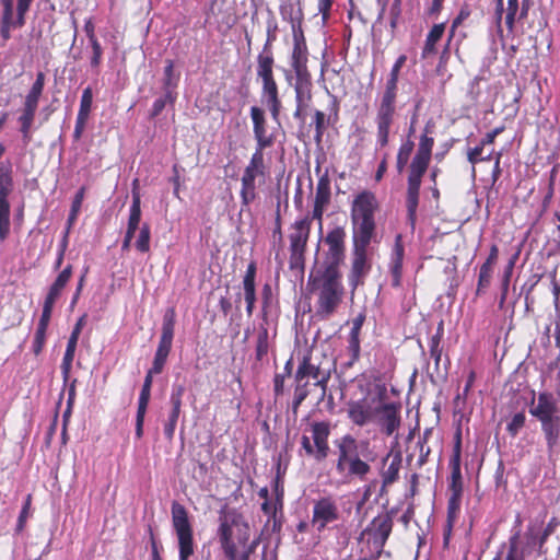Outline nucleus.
Segmentation results:
<instances>
[{
	"label": "nucleus",
	"instance_id": "f257e3e1",
	"mask_svg": "<svg viewBox=\"0 0 560 560\" xmlns=\"http://www.w3.org/2000/svg\"><path fill=\"white\" fill-rule=\"evenodd\" d=\"M377 208L375 196L370 191L359 194L351 208L353 226V259L349 284L355 289L363 283L371 265L368 260V247L375 235L374 212Z\"/></svg>",
	"mask_w": 560,
	"mask_h": 560
},
{
	"label": "nucleus",
	"instance_id": "f03ea898",
	"mask_svg": "<svg viewBox=\"0 0 560 560\" xmlns=\"http://www.w3.org/2000/svg\"><path fill=\"white\" fill-rule=\"evenodd\" d=\"M293 49L291 67L294 71L293 89L295 92L296 108L293 117L301 124L305 122L306 113L312 102L313 82L307 69L308 50L304 33L300 23H292Z\"/></svg>",
	"mask_w": 560,
	"mask_h": 560
},
{
	"label": "nucleus",
	"instance_id": "7ed1b4c3",
	"mask_svg": "<svg viewBox=\"0 0 560 560\" xmlns=\"http://www.w3.org/2000/svg\"><path fill=\"white\" fill-rule=\"evenodd\" d=\"M338 457L336 470L347 478H359L364 480L371 471V466L365 459L371 454L369 441H358L351 434H345L335 442Z\"/></svg>",
	"mask_w": 560,
	"mask_h": 560
},
{
	"label": "nucleus",
	"instance_id": "20e7f679",
	"mask_svg": "<svg viewBox=\"0 0 560 560\" xmlns=\"http://www.w3.org/2000/svg\"><path fill=\"white\" fill-rule=\"evenodd\" d=\"M218 535L228 560H248L258 545V540L249 542L248 525L234 517L220 518Z\"/></svg>",
	"mask_w": 560,
	"mask_h": 560
},
{
	"label": "nucleus",
	"instance_id": "39448f33",
	"mask_svg": "<svg viewBox=\"0 0 560 560\" xmlns=\"http://www.w3.org/2000/svg\"><path fill=\"white\" fill-rule=\"evenodd\" d=\"M312 291L317 294V314L322 318H328L335 313L341 303L343 287L341 275L338 269L324 268L315 275L310 276L308 280Z\"/></svg>",
	"mask_w": 560,
	"mask_h": 560
},
{
	"label": "nucleus",
	"instance_id": "423d86ee",
	"mask_svg": "<svg viewBox=\"0 0 560 560\" xmlns=\"http://www.w3.org/2000/svg\"><path fill=\"white\" fill-rule=\"evenodd\" d=\"M397 83L398 78L389 75L384 91L375 100L376 149H383L388 144L389 135L396 126Z\"/></svg>",
	"mask_w": 560,
	"mask_h": 560
},
{
	"label": "nucleus",
	"instance_id": "0eeeda50",
	"mask_svg": "<svg viewBox=\"0 0 560 560\" xmlns=\"http://www.w3.org/2000/svg\"><path fill=\"white\" fill-rule=\"evenodd\" d=\"M529 413L540 422L548 452L551 454L560 439V407L555 395L548 392L534 395Z\"/></svg>",
	"mask_w": 560,
	"mask_h": 560
},
{
	"label": "nucleus",
	"instance_id": "6e6552de",
	"mask_svg": "<svg viewBox=\"0 0 560 560\" xmlns=\"http://www.w3.org/2000/svg\"><path fill=\"white\" fill-rule=\"evenodd\" d=\"M331 432L329 422L319 421L311 423V435L303 434L301 438V448L305 455L314 458L316 462H323L329 453L328 438Z\"/></svg>",
	"mask_w": 560,
	"mask_h": 560
},
{
	"label": "nucleus",
	"instance_id": "1a4fd4ad",
	"mask_svg": "<svg viewBox=\"0 0 560 560\" xmlns=\"http://www.w3.org/2000/svg\"><path fill=\"white\" fill-rule=\"evenodd\" d=\"M171 513L172 525L178 540L179 560H188L194 553V538L187 510L184 505L174 501L172 503Z\"/></svg>",
	"mask_w": 560,
	"mask_h": 560
},
{
	"label": "nucleus",
	"instance_id": "9d476101",
	"mask_svg": "<svg viewBox=\"0 0 560 560\" xmlns=\"http://www.w3.org/2000/svg\"><path fill=\"white\" fill-rule=\"evenodd\" d=\"M266 175V165L264 152L255 150L248 165L242 175L241 199L242 206H248L256 198V180L264 179Z\"/></svg>",
	"mask_w": 560,
	"mask_h": 560
},
{
	"label": "nucleus",
	"instance_id": "9b49d317",
	"mask_svg": "<svg viewBox=\"0 0 560 560\" xmlns=\"http://www.w3.org/2000/svg\"><path fill=\"white\" fill-rule=\"evenodd\" d=\"M175 310L168 308L166 310L163 316L162 324V334L160 338V342L154 355V360L152 363V368L148 371L151 374H160L164 368L166 359L172 349L173 338H174V328H175Z\"/></svg>",
	"mask_w": 560,
	"mask_h": 560
},
{
	"label": "nucleus",
	"instance_id": "f8f14e48",
	"mask_svg": "<svg viewBox=\"0 0 560 560\" xmlns=\"http://www.w3.org/2000/svg\"><path fill=\"white\" fill-rule=\"evenodd\" d=\"M372 424L380 428L386 436H392L400 427V409L393 402H384L378 399Z\"/></svg>",
	"mask_w": 560,
	"mask_h": 560
},
{
	"label": "nucleus",
	"instance_id": "ddd939ff",
	"mask_svg": "<svg viewBox=\"0 0 560 560\" xmlns=\"http://www.w3.org/2000/svg\"><path fill=\"white\" fill-rule=\"evenodd\" d=\"M12 191V177L9 166L0 164V241L10 233V203L8 197Z\"/></svg>",
	"mask_w": 560,
	"mask_h": 560
},
{
	"label": "nucleus",
	"instance_id": "4468645a",
	"mask_svg": "<svg viewBox=\"0 0 560 560\" xmlns=\"http://www.w3.org/2000/svg\"><path fill=\"white\" fill-rule=\"evenodd\" d=\"M311 233V219L304 217L296 220L290 228L289 241L291 260L294 262L302 261L304 259V253L306 249L307 241Z\"/></svg>",
	"mask_w": 560,
	"mask_h": 560
},
{
	"label": "nucleus",
	"instance_id": "2eb2a0df",
	"mask_svg": "<svg viewBox=\"0 0 560 560\" xmlns=\"http://www.w3.org/2000/svg\"><path fill=\"white\" fill-rule=\"evenodd\" d=\"M346 231L341 226H336L329 231L325 237V244L328 246L325 259V268L338 269L345 259V240Z\"/></svg>",
	"mask_w": 560,
	"mask_h": 560
},
{
	"label": "nucleus",
	"instance_id": "dca6fc26",
	"mask_svg": "<svg viewBox=\"0 0 560 560\" xmlns=\"http://www.w3.org/2000/svg\"><path fill=\"white\" fill-rule=\"evenodd\" d=\"M377 398H363L350 401L347 407L349 420L360 428L372 424L376 409Z\"/></svg>",
	"mask_w": 560,
	"mask_h": 560
},
{
	"label": "nucleus",
	"instance_id": "f3484780",
	"mask_svg": "<svg viewBox=\"0 0 560 560\" xmlns=\"http://www.w3.org/2000/svg\"><path fill=\"white\" fill-rule=\"evenodd\" d=\"M339 511L337 503L330 497L317 500L313 506L312 524L322 532L329 523L337 521Z\"/></svg>",
	"mask_w": 560,
	"mask_h": 560
},
{
	"label": "nucleus",
	"instance_id": "a211bd4d",
	"mask_svg": "<svg viewBox=\"0 0 560 560\" xmlns=\"http://www.w3.org/2000/svg\"><path fill=\"white\" fill-rule=\"evenodd\" d=\"M308 378H313L315 381L314 386L320 387L322 393L319 398L323 399L326 394V385L329 380V374L322 371L317 365H314L308 358H304L296 370L295 381L308 382Z\"/></svg>",
	"mask_w": 560,
	"mask_h": 560
},
{
	"label": "nucleus",
	"instance_id": "6ab92c4d",
	"mask_svg": "<svg viewBox=\"0 0 560 560\" xmlns=\"http://www.w3.org/2000/svg\"><path fill=\"white\" fill-rule=\"evenodd\" d=\"M250 117L254 137L257 142L255 150L264 151V149L271 147L275 141L273 136L267 132L265 113L261 108L253 106L250 108Z\"/></svg>",
	"mask_w": 560,
	"mask_h": 560
},
{
	"label": "nucleus",
	"instance_id": "aec40b11",
	"mask_svg": "<svg viewBox=\"0 0 560 560\" xmlns=\"http://www.w3.org/2000/svg\"><path fill=\"white\" fill-rule=\"evenodd\" d=\"M256 264L252 261L248 264L245 276L243 278L244 300L246 302V313L248 316L253 315L256 302Z\"/></svg>",
	"mask_w": 560,
	"mask_h": 560
},
{
	"label": "nucleus",
	"instance_id": "412c9836",
	"mask_svg": "<svg viewBox=\"0 0 560 560\" xmlns=\"http://www.w3.org/2000/svg\"><path fill=\"white\" fill-rule=\"evenodd\" d=\"M262 98L270 110L272 119L275 121H279L281 101L279 98L278 85L275 79L262 82Z\"/></svg>",
	"mask_w": 560,
	"mask_h": 560
},
{
	"label": "nucleus",
	"instance_id": "4be33fe9",
	"mask_svg": "<svg viewBox=\"0 0 560 560\" xmlns=\"http://www.w3.org/2000/svg\"><path fill=\"white\" fill-rule=\"evenodd\" d=\"M452 468L450 490L452 494L462 495L463 493V478L460 472V444L457 442L454 454L450 460Z\"/></svg>",
	"mask_w": 560,
	"mask_h": 560
},
{
	"label": "nucleus",
	"instance_id": "5701e85b",
	"mask_svg": "<svg viewBox=\"0 0 560 560\" xmlns=\"http://www.w3.org/2000/svg\"><path fill=\"white\" fill-rule=\"evenodd\" d=\"M393 522L388 516L376 517L372 522L371 537L373 542L383 547L390 535Z\"/></svg>",
	"mask_w": 560,
	"mask_h": 560
},
{
	"label": "nucleus",
	"instance_id": "b1692460",
	"mask_svg": "<svg viewBox=\"0 0 560 560\" xmlns=\"http://www.w3.org/2000/svg\"><path fill=\"white\" fill-rule=\"evenodd\" d=\"M163 77V93H166L170 104H174L177 97V85L179 82V73H175L174 63L172 60H166Z\"/></svg>",
	"mask_w": 560,
	"mask_h": 560
},
{
	"label": "nucleus",
	"instance_id": "393cba45",
	"mask_svg": "<svg viewBox=\"0 0 560 560\" xmlns=\"http://www.w3.org/2000/svg\"><path fill=\"white\" fill-rule=\"evenodd\" d=\"M72 277V266L68 265L63 270L59 272L55 281L48 289L45 301L55 304L61 296V293Z\"/></svg>",
	"mask_w": 560,
	"mask_h": 560
},
{
	"label": "nucleus",
	"instance_id": "a878e982",
	"mask_svg": "<svg viewBox=\"0 0 560 560\" xmlns=\"http://www.w3.org/2000/svg\"><path fill=\"white\" fill-rule=\"evenodd\" d=\"M421 186V179L408 177V189H407V210L408 217L411 221L416 218V211L419 203V191Z\"/></svg>",
	"mask_w": 560,
	"mask_h": 560
},
{
	"label": "nucleus",
	"instance_id": "bb28decb",
	"mask_svg": "<svg viewBox=\"0 0 560 560\" xmlns=\"http://www.w3.org/2000/svg\"><path fill=\"white\" fill-rule=\"evenodd\" d=\"M404 258V246L400 242V235L396 237V243L393 248L390 271L393 277V285L397 287L400 283L401 267Z\"/></svg>",
	"mask_w": 560,
	"mask_h": 560
},
{
	"label": "nucleus",
	"instance_id": "cd10ccee",
	"mask_svg": "<svg viewBox=\"0 0 560 560\" xmlns=\"http://www.w3.org/2000/svg\"><path fill=\"white\" fill-rule=\"evenodd\" d=\"M141 200L140 195L136 191L132 194V203L129 210V218L127 224L126 234L128 236H135L137 229L139 228L141 221Z\"/></svg>",
	"mask_w": 560,
	"mask_h": 560
},
{
	"label": "nucleus",
	"instance_id": "c85d7f7f",
	"mask_svg": "<svg viewBox=\"0 0 560 560\" xmlns=\"http://www.w3.org/2000/svg\"><path fill=\"white\" fill-rule=\"evenodd\" d=\"M273 57L265 51L257 57V77L261 82L273 80Z\"/></svg>",
	"mask_w": 560,
	"mask_h": 560
},
{
	"label": "nucleus",
	"instance_id": "c756f323",
	"mask_svg": "<svg viewBox=\"0 0 560 560\" xmlns=\"http://www.w3.org/2000/svg\"><path fill=\"white\" fill-rule=\"evenodd\" d=\"M330 179L328 177V173L325 172L319 176L314 203L327 206L330 201Z\"/></svg>",
	"mask_w": 560,
	"mask_h": 560
},
{
	"label": "nucleus",
	"instance_id": "7c9ffc66",
	"mask_svg": "<svg viewBox=\"0 0 560 560\" xmlns=\"http://www.w3.org/2000/svg\"><path fill=\"white\" fill-rule=\"evenodd\" d=\"M444 33V24H435L429 32L422 50V57L428 58L435 54V44L441 39Z\"/></svg>",
	"mask_w": 560,
	"mask_h": 560
},
{
	"label": "nucleus",
	"instance_id": "2f4dec72",
	"mask_svg": "<svg viewBox=\"0 0 560 560\" xmlns=\"http://www.w3.org/2000/svg\"><path fill=\"white\" fill-rule=\"evenodd\" d=\"M430 159H431L430 156H427V155H423L420 153H416V155L411 162V165H410L409 177L422 179V176L428 168Z\"/></svg>",
	"mask_w": 560,
	"mask_h": 560
},
{
	"label": "nucleus",
	"instance_id": "473e14b6",
	"mask_svg": "<svg viewBox=\"0 0 560 560\" xmlns=\"http://www.w3.org/2000/svg\"><path fill=\"white\" fill-rule=\"evenodd\" d=\"M36 108L33 107H26L24 106L23 113L19 118V121L21 124V132L23 135V139L25 142H28L31 140V127L34 121Z\"/></svg>",
	"mask_w": 560,
	"mask_h": 560
},
{
	"label": "nucleus",
	"instance_id": "72a5a7b5",
	"mask_svg": "<svg viewBox=\"0 0 560 560\" xmlns=\"http://www.w3.org/2000/svg\"><path fill=\"white\" fill-rule=\"evenodd\" d=\"M520 532H516L509 540V552L505 560H525V552L518 548Z\"/></svg>",
	"mask_w": 560,
	"mask_h": 560
},
{
	"label": "nucleus",
	"instance_id": "f704fd0d",
	"mask_svg": "<svg viewBox=\"0 0 560 560\" xmlns=\"http://www.w3.org/2000/svg\"><path fill=\"white\" fill-rule=\"evenodd\" d=\"M400 468V460L393 459L392 463L387 466V468L382 474L383 487H387L395 482L398 478Z\"/></svg>",
	"mask_w": 560,
	"mask_h": 560
},
{
	"label": "nucleus",
	"instance_id": "c9c22d12",
	"mask_svg": "<svg viewBox=\"0 0 560 560\" xmlns=\"http://www.w3.org/2000/svg\"><path fill=\"white\" fill-rule=\"evenodd\" d=\"M152 376L153 374L147 373L144 377L143 386L139 396L138 409L147 410L148 408L151 396Z\"/></svg>",
	"mask_w": 560,
	"mask_h": 560
},
{
	"label": "nucleus",
	"instance_id": "e433bc0d",
	"mask_svg": "<svg viewBox=\"0 0 560 560\" xmlns=\"http://www.w3.org/2000/svg\"><path fill=\"white\" fill-rule=\"evenodd\" d=\"M150 240H151V231L149 224L144 223L140 228L139 236L136 241V248L141 253H147L150 250Z\"/></svg>",
	"mask_w": 560,
	"mask_h": 560
},
{
	"label": "nucleus",
	"instance_id": "4c0bfd02",
	"mask_svg": "<svg viewBox=\"0 0 560 560\" xmlns=\"http://www.w3.org/2000/svg\"><path fill=\"white\" fill-rule=\"evenodd\" d=\"M413 150V143L407 141L401 144L397 154V170L401 173L408 163L409 156Z\"/></svg>",
	"mask_w": 560,
	"mask_h": 560
},
{
	"label": "nucleus",
	"instance_id": "58836bf2",
	"mask_svg": "<svg viewBox=\"0 0 560 560\" xmlns=\"http://www.w3.org/2000/svg\"><path fill=\"white\" fill-rule=\"evenodd\" d=\"M83 324H84V317H81L78 323L75 324L70 337H69V340H68V345H67V349H66V354H70L72 357H74V352H75V348H77V343H78V339H79V335L81 332V329L83 327Z\"/></svg>",
	"mask_w": 560,
	"mask_h": 560
},
{
	"label": "nucleus",
	"instance_id": "ea45409f",
	"mask_svg": "<svg viewBox=\"0 0 560 560\" xmlns=\"http://www.w3.org/2000/svg\"><path fill=\"white\" fill-rule=\"evenodd\" d=\"M268 352V330L262 327L258 332L257 345H256V358L261 360Z\"/></svg>",
	"mask_w": 560,
	"mask_h": 560
},
{
	"label": "nucleus",
	"instance_id": "a19ab883",
	"mask_svg": "<svg viewBox=\"0 0 560 560\" xmlns=\"http://www.w3.org/2000/svg\"><path fill=\"white\" fill-rule=\"evenodd\" d=\"M93 93L91 88H86L81 96L80 108L78 116L89 117L92 106Z\"/></svg>",
	"mask_w": 560,
	"mask_h": 560
},
{
	"label": "nucleus",
	"instance_id": "79ce46f5",
	"mask_svg": "<svg viewBox=\"0 0 560 560\" xmlns=\"http://www.w3.org/2000/svg\"><path fill=\"white\" fill-rule=\"evenodd\" d=\"M180 413V409L172 408L167 422L164 424V435L172 441L175 433L176 423Z\"/></svg>",
	"mask_w": 560,
	"mask_h": 560
},
{
	"label": "nucleus",
	"instance_id": "37998d69",
	"mask_svg": "<svg viewBox=\"0 0 560 560\" xmlns=\"http://www.w3.org/2000/svg\"><path fill=\"white\" fill-rule=\"evenodd\" d=\"M518 18V0H508L505 24L513 30L514 22Z\"/></svg>",
	"mask_w": 560,
	"mask_h": 560
},
{
	"label": "nucleus",
	"instance_id": "c03bdc74",
	"mask_svg": "<svg viewBox=\"0 0 560 560\" xmlns=\"http://www.w3.org/2000/svg\"><path fill=\"white\" fill-rule=\"evenodd\" d=\"M307 381L303 382H296V387L294 392V399H293V409L296 410L299 406L302 404V401L307 397L308 390H307Z\"/></svg>",
	"mask_w": 560,
	"mask_h": 560
},
{
	"label": "nucleus",
	"instance_id": "a18cd8bd",
	"mask_svg": "<svg viewBox=\"0 0 560 560\" xmlns=\"http://www.w3.org/2000/svg\"><path fill=\"white\" fill-rule=\"evenodd\" d=\"M55 304L44 301L43 313L37 328L47 330Z\"/></svg>",
	"mask_w": 560,
	"mask_h": 560
},
{
	"label": "nucleus",
	"instance_id": "49530a36",
	"mask_svg": "<svg viewBox=\"0 0 560 560\" xmlns=\"http://www.w3.org/2000/svg\"><path fill=\"white\" fill-rule=\"evenodd\" d=\"M492 271H493V269L489 268L488 265H482L480 267L479 279H478V291H481L482 289L487 288L490 284Z\"/></svg>",
	"mask_w": 560,
	"mask_h": 560
},
{
	"label": "nucleus",
	"instance_id": "de8ad7c7",
	"mask_svg": "<svg viewBox=\"0 0 560 560\" xmlns=\"http://www.w3.org/2000/svg\"><path fill=\"white\" fill-rule=\"evenodd\" d=\"M525 415L523 412H517L513 416L510 423L508 424V431L512 435H516L517 432L524 427L525 424Z\"/></svg>",
	"mask_w": 560,
	"mask_h": 560
},
{
	"label": "nucleus",
	"instance_id": "09e8293b",
	"mask_svg": "<svg viewBox=\"0 0 560 560\" xmlns=\"http://www.w3.org/2000/svg\"><path fill=\"white\" fill-rule=\"evenodd\" d=\"M34 0H18L16 18L18 25L25 24V14L30 10V7Z\"/></svg>",
	"mask_w": 560,
	"mask_h": 560
},
{
	"label": "nucleus",
	"instance_id": "8fccbe9b",
	"mask_svg": "<svg viewBox=\"0 0 560 560\" xmlns=\"http://www.w3.org/2000/svg\"><path fill=\"white\" fill-rule=\"evenodd\" d=\"M434 140L427 135H422L420 138L419 147L417 153L427 155L431 158V152L433 148Z\"/></svg>",
	"mask_w": 560,
	"mask_h": 560
},
{
	"label": "nucleus",
	"instance_id": "3c124183",
	"mask_svg": "<svg viewBox=\"0 0 560 560\" xmlns=\"http://www.w3.org/2000/svg\"><path fill=\"white\" fill-rule=\"evenodd\" d=\"M185 388L183 385H174L171 394V404L172 408L180 409L182 407V397L184 395Z\"/></svg>",
	"mask_w": 560,
	"mask_h": 560
},
{
	"label": "nucleus",
	"instance_id": "603ef678",
	"mask_svg": "<svg viewBox=\"0 0 560 560\" xmlns=\"http://www.w3.org/2000/svg\"><path fill=\"white\" fill-rule=\"evenodd\" d=\"M325 114L320 110H316L314 115V122H315V129H316V136L315 139L317 141H320L324 130H325Z\"/></svg>",
	"mask_w": 560,
	"mask_h": 560
},
{
	"label": "nucleus",
	"instance_id": "864d4df0",
	"mask_svg": "<svg viewBox=\"0 0 560 560\" xmlns=\"http://www.w3.org/2000/svg\"><path fill=\"white\" fill-rule=\"evenodd\" d=\"M0 4L2 7V16L1 21H15L14 16V2L13 0H0Z\"/></svg>",
	"mask_w": 560,
	"mask_h": 560
},
{
	"label": "nucleus",
	"instance_id": "5fc2aeb1",
	"mask_svg": "<svg viewBox=\"0 0 560 560\" xmlns=\"http://www.w3.org/2000/svg\"><path fill=\"white\" fill-rule=\"evenodd\" d=\"M46 339V330L36 328L35 336H34V342H33V351L35 354H38L45 343Z\"/></svg>",
	"mask_w": 560,
	"mask_h": 560
},
{
	"label": "nucleus",
	"instance_id": "6e6d98bb",
	"mask_svg": "<svg viewBox=\"0 0 560 560\" xmlns=\"http://www.w3.org/2000/svg\"><path fill=\"white\" fill-rule=\"evenodd\" d=\"M22 26L23 25H18V18L15 21H1L0 35L4 40H8L11 36V30Z\"/></svg>",
	"mask_w": 560,
	"mask_h": 560
},
{
	"label": "nucleus",
	"instance_id": "4d7b16f0",
	"mask_svg": "<svg viewBox=\"0 0 560 560\" xmlns=\"http://www.w3.org/2000/svg\"><path fill=\"white\" fill-rule=\"evenodd\" d=\"M30 506H31V497L28 495L26 498V501H25V503H24V505L22 508V511H21V513L19 515L18 525H16V530L18 532H21L24 528L25 522H26V520L28 517Z\"/></svg>",
	"mask_w": 560,
	"mask_h": 560
},
{
	"label": "nucleus",
	"instance_id": "13d9d810",
	"mask_svg": "<svg viewBox=\"0 0 560 560\" xmlns=\"http://www.w3.org/2000/svg\"><path fill=\"white\" fill-rule=\"evenodd\" d=\"M90 44H91L92 50H93L91 66L97 67L101 63L103 50H102V47H101V44L98 43V40H92V42H90Z\"/></svg>",
	"mask_w": 560,
	"mask_h": 560
},
{
	"label": "nucleus",
	"instance_id": "bf43d9fd",
	"mask_svg": "<svg viewBox=\"0 0 560 560\" xmlns=\"http://www.w3.org/2000/svg\"><path fill=\"white\" fill-rule=\"evenodd\" d=\"M483 147L485 145L480 144L479 147H476L468 151L467 158L472 165L476 164L479 160H490V154L485 158L481 156Z\"/></svg>",
	"mask_w": 560,
	"mask_h": 560
},
{
	"label": "nucleus",
	"instance_id": "052dcab7",
	"mask_svg": "<svg viewBox=\"0 0 560 560\" xmlns=\"http://www.w3.org/2000/svg\"><path fill=\"white\" fill-rule=\"evenodd\" d=\"M348 349L352 354V359L357 360L360 354V339L357 335H349Z\"/></svg>",
	"mask_w": 560,
	"mask_h": 560
},
{
	"label": "nucleus",
	"instance_id": "680f3d73",
	"mask_svg": "<svg viewBox=\"0 0 560 560\" xmlns=\"http://www.w3.org/2000/svg\"><path fill=\"white\" fill-rule=\"evenodd\" d=\"M332 5V0H318L317 9L322 14L323 21L326 22L330 15V9Z\"/></svg>",
	"mask_w": 560,
	"mask_h": 560
},
{
	"label": "nucleus",
	"instance_id": "e2e57ef3",
	"mask_svg": "<svg viewBox=\"0 0 560 560\" xmlns=\"http://www.w3.org/2000/svg\"><path fill=\"white\" fill-rule=\"evenodd\" d=\"M167 103H170V101L168 98H166V93H163V96L155 100V102L153 103L151 116L155 117L160 115Z\"/></svg>",
	"mask_w": 560,
	"mask_h": 560
},
{
	"label": "nucleus",
	"instance_id": "0e129e2a",
	"mask_svg": "<svg viewBox=\"0 0 560 560\" xmlns=\"http://www.w3.org/2000/svg\"><path fill=\"white\" fill-rule=\"evenodd\" d=\"M40 95H42L40 92L30 90V92L27 93V95L25 97L24 106L33 107V108L37 109Z\"/></svg>",
	"mask_w": 560,
	"mask_h": 560
},
{
	"label": "nucleus",
	"instance_id": "69168bd1",
	"mask_svg": "<svg viewBox=\"0 0 560 560\" xmlns=\"http://www.w3.org/2000/svg\"><path fill=\"white\" fill-rule=\"evenodd\" d=\"M470 13H471V10L469 8L468 4H464L462 8H460V11L458 13V15L455 18V20L453 21V24H452V30H454L455 27H457L463 21H465L466 19H468L470 16Z\"/></svg>",
	"mask_w": 560,
	"mask_h": 560
},
{
	"label": "nucleus",
	"instance_id": "338daca9",
	"mask_svg": "<svg viewBox=\"0 0 560 560\" xmlns=\"http://www.w3.org/2000/svg\"><path fill=\"white\" fill-rule=\"evenodd\" d=\"M147 410L138 409L136 417V436L138 439L142 438L143 434V423Z\"/></svg>",
	"mask_w": 560,
	"mask_h": 560
},
{
	"label": "nucleus",
	"instance_id": "774afa93",
	"mask_svg": "<svg viewBox=\"0 0 560 560\" xmlns=\"http://www.w3.org/2000/svg\"><path fill=\"white\" fill-rule=\"evenodd\" d=\"M73 358L74 357H72L70 354H66V353L63 355V360L61 363V373H62L65 381H67L69 378Z\"/></svg>",
	"mask_w": 560,
	"mask_h": 560
}]
</instances>
